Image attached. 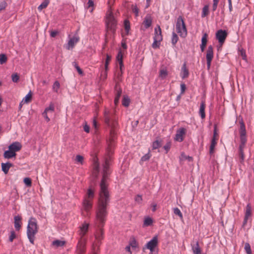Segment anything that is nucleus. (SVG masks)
<instances>
[{"instance_id":"40","label":"nucleus","mask_w":254,"mask_h":254,"mask_svg":"<svg viewBox=\"0 0 254 254\" xmlns=\"http://www.w3.org/2000/svg\"><path fill=\"white\" fill-rule=\"evenodd\" d=\"M7 58L5 54H0V64H2L5 63L7 61Z\"/></svg>"},{"instance_id":"56","label":"nucleus","mask_w":254,"mask_h":254,"mask_svg":"<svg viewBox=\"0 0 254 254\" xmlns=\"http://www.w3.org/2000/svg\"><path fill=\"white\" fill-rule=\"evenodd\" d=\"M160 42H157V41L154 40V42L152 45V47L153 49L158 48L160 47Z\"/></svg>"},{"instance_id":"48","label":"nucleus","mask_w":254,"mask_h":254,"mask_svg":"<svg viewBox=\"0 0 254 254\" xmlns=\"http://www.w3.org/2000/svg\"><path fill=\"white\" fill-rule=\"evenodd\" d=\"M173 210H174V213L175 215H178L181 218H183V214H182V212H181L180 210L178 208H177V207L174 208L173 209Z\"/></svg>"},{"instance_id":"18","label":"nucleus","mask_w":254,"mask_h":254,"mask_svg":"<svg viewBox=\"0 0 254 254\" xmlns=\"http://www.w3.org/2000/svg\"><path fill=\"white\" fill-rule=\"evenodd\" d=\"M205 104L204 101H202L200 104L199 113L201 116V119H204L205 117Z\"/></svg>"},{"instance_id":"14","label":"nucleus","mask_w":254,"mask_h":254,"mask_svg":"<svg viewBox=\"0 0 254 254\" xmlns=\"http://www.w3.org/2000/svg\"><path fill=\"white\" fill-rule=\"evenodd\" d=\"M207 37L208 34L206 33H205L203 34L202 37L201 38V44L200 46L201 51L202 52L204 51V49L206 47L207 43Z\"/></svg>"},{"instance_id":"33","label":"nucleus","mask_w":254,"mask_h":254,"mask_svg":"<svg viewBox=\"0 0 254 254\" xmlns=\"http://www.w3.org/2000/svg\"><path fill=\"white\" fill-rule=\"evenodd\" d=\"M209 13V6L208 5H205L202 8V11L201 14L202 17H205Z\"/></svg>"},{"instance_id":"12","label":"nucleus","mask_w":254,"mask_h":254,"mask_svg":"<svg viewBox=\"0 0 254 254\" xmlns=\"http://www.w3.org/2000/svg\"><path fill=\"white\" fill-rule=\"evenodd\" d=\"M186 133V129L185 128H181L177 131L176 137L175 138L176 140L180 142L184 140L183 135Z\"/></svg>"},{"instance_id":"17","label":"nucleus","mask_w":254,"mask_h":254,"mask_svg":"<svg viewBox=\"0 0 254 254\" xmlns=\"http://www.w3.org/2000/svg\"><path fill=\"white\" fill-rule=\"evenodd\" d=\"M14 227L17 231H19L21 228V216L17 215L14 218Z\"/></svg>"},{"instance_id":"38","label":"nucleus","mask_w":254,"mask_h":254,"mask_svg":"<svg viewBox=\"0 0 254 254\" xmlns=\"http://www.w3.org/2000/svg\"><path fill=\"white\" fill-rule=\"evenodd\" d=\"M161 146V141L158 140L154 141L152 143L153 149H156L159 148Z\"/></svg>"},{"instance_id":"50","label":"nucleus","mask_w":254,"mask_h":254,"mask_svg":"<svg viewBox=\"0 0 254 254\" xmlns=\"http://www.w3.org/2000/svg\"><path fill=\"white\" fill-rule=\"evenodd\" d=\"M244 148H239L240 157L241 160V161H243L244 159Z\"/></svg>"},{"instance_id":"60","label":"nucleus","mask_w":254,"mask_h":254,"mask_svg":"<svg viewBox=\"0 0 254 254\" xmlns=\"http://www.w3.org/2000/svg\"><path fill=\"white\" fill-rule=\"evenodd\" d=\"M83 159H84V158H83V157L82 156H81L80 155H77L76 156V160L78 162H79L80 163H82V162L83 161Z\"/></svg>"},{"instance_id":"53","label":"nucleus","mask_w":254,"mask_h":254,"mask_svg":"<svg viewBox=\"0 0 254 254\" xmlns=\"http://www.w3.org/2000/svg\"><path fill=\"white\" fill-rule=\"evenodd\" d=\"M132 12L135 13L136 16L138 15L139 9L137 8L136 5H132Z\"/></svg>"},{"instance_id":"22","label":"nucleus","mask_w":254,"mask_h":254,"mask_svg":"<svg viewBox=\"0 0 254 254\" xmlns=\"http://www.w3.org/2000/svg\"><path fill=\"white\" fill-rule=\"evenodd\" d=\"M111 60V56L107 55H106V59L105 63V77L107 76V71L108 70V65L109 64V63L110 61Z\"/></svg>"},{"instance_id":"10","label":"nucleus","mask_w":254,"mask_h":254,"mask_svg":"<svg viewBox=\"0 0 254 254\" xmlns=\"http://www.w3.org/2000/svg\"><path fill=\"white\" fill-rule=\"evenodd\" d=\"M154 40L160 42L162 41L163 38L162 35L161 29L159 25H157L154 29Z\"/></svg>"},{"instance_id":"1","label":"nucleus","mask_w":254,"mask_h":254,"mask_svg":"<svg viewBox=\"0 0 254 254\" xmlns=\"http://www.w3.org/2000/svg\"><path fill=\"white\" fill-rule=\"evenodd\" d=\"M107 152L108 155L105 158L104 163L103 165L102 178L100 184V191L96 216V224L99 228L98 231L95 234L96 245L98 248L99 247L101 241L103 239L104 233L102 227L104 226L106 221V217L108 213L107 207L110 202V194L108 190L107 181L111 173L110 168L112 161L111 154L113 153L111 145H109Z\"/></svg>"},{"instance_id":"57","label":"nucleus","mask_w":254,"mask_h":254,"mask_svg":"<svg viewBox=\"0 0 254 254\" xmlns=\"http://www.w3.org/2000/svg\"><path fill=\"white\" fill-rule=\"evenodd\" d=\"M116 59L118 62H120L121 60H123V54L121 50L119 51Z\"/></svg>"},{"instance_id":"4","label":"nucleus","mask_w":254,"mask_h":254,"mask_svg":"<svg viewBox=\"0 0 254 254\" xmlns=\"http://www.w3.org/2000/svg\"><path fill=\"white\" fill-rule=\"evenodd\" d=\"M176 30L180 37L185 38L187 36V29L184 20L182 16H179L176 22Z\"/></svg>"},{"instance_id":"34","label":"nucleus","mask_w":254,"mask_h":254,"mask_svg":"<svg viewBox=\"0 0 254 254\" xmlns=\"http://www.w3.org/2000/svg\"><path fill=\"white\" fill-rule=\"evenodd\" d=\"M153 223V220L151 218L148 217H146L143 222V226H149L152 224Z\"/></svg>"},{"instance_id":"43","label":"nucleus","mask_w":254,"mask_h":254,"mask_svg":"<svg viewBox=\"0 0 254 254\" xmlns=\"http://www.w3.org/2000/svg\"><path fill=\"white\" fill-rule=\"evenodd\" d=\"M151 154H150L149 151L146 154H145L144 156H143L140 160V162H144L148 161L150 158L151 157Z\"/></svg>"},{"instance_id":"54","label":"nucleus","mask_w":254,"mask_h":254,"mask_svg":"<svg viewBox=\"0 0 254 254\" xmlns=\"http://www.w3.org/2000/svg\"><path fill=\"white\" fill-rule=\"evenodd\" d=\"M134 200L135 202H137L139 204H140L142 201V196L141 195L137 194L135 196Z\"/></svg>"},{"instance_id":"25","label":"nucleus","mask_w":254,"mask_h":254,"mask_svg":"<svg viewBox=\"0 0 254 254\" xmlns=\"http://www.w3.org/2000/svg\"><path fill=\"white\" fill-rule=\"evenodd\" d=\"M65 244L64 241L56 240L52 242V245L56 247H61L64 246Z\"/></svg>"},{"instance_id":"46","label":"nucleus","mask_w":254,"mask_h":254,"mask_svg":"<svg viewBox=\"0 0 254 254\" xmlns=\"http://www.w3.org/2000/svg\"><path fill=\"white\" fill-rule=\"evenodd\" d=\"M60 87V84L58 81H56L53 86V89L54 91L57 92Z\"/></svg>"},{"instance_id":"55","label":"nucleus","mask_w":254,"mask_h":254,"mask_svg":"<svg viewBox=\"0 0 254 254\" xmlns=\"http://www.w3.org/2000/svg\"><path fill=\"white\" fill-rule=\"evenodd\" d=\"M88 224L85 223L83 224L81 228V229L82 231L84 232V234L87 231L88 229Z\"/></svg>"},{"instance_id":"11","label":"nucleus","mask_w":254,"mask_h":254,"mask_svg":"<svg viewBox=\"0 0 254 254\" xmlns=\"http://www.w3.org/2000/svg\"><path fill=\"white\" fill-rule=\"evenodd\" d=\"M22 148L21 144L18 141H15L12 143L8 146V149H11L13 152L16 153V152L19 151Z\"/></svg>"},{"instance_id":"49","label":"nucleus","mask_w":254,"mask_h":254,"mask_svg":"<svg viewBox=\"0 0 254 254\" xmlns=\"http://www.w3.org/2000/svg\"><path fill=\"white\" fill-rule=\"evenodd\" d=\"M87 194L89 198H93L94 196V190L91 189H89L87 190Z\"/></svg>"},{"instance_id":"16","label":"nucleus","mask_w":254,"mask_h":254,"mask_svg":"<svg viewBox=\"0 0 254 254\" xmlns=\"http://www.w3.org/2000/svg\"><path fill=\"white\" fill-rule=\"evenodd\" d=\"M1 165L2 171L5 174H7L9 168L13 166V164L9 162L5 163H2Z\"/></svg>"},{"instance_id":"51","label":"nucleus","mask_w":254,"mask_h":254,"mask_svg":"<svg viewBox=\"0 0 254 254\" xmlns=\"http://www.w3.org/2000/svg\"><path fill=\"white\" fill-rule=\"evenodd\" d=\"M16 238V234L15 232L12 230L10 232V235L9 237V241L12 242L13 240Z\"/></svg>"},{"instance_id":"6","label":"nucleus","mask_w":254,"mask_h":254,"mask_svg":"<svg viewBox=\"0 0 254 254\" xmlns=\"http://www.w3.org/2000/svg\"><path fill=\"white\" fill-rule=\"evenodd\" d=\"M213 48L212 45H209L206 51V63L207 68L209 70L211 66V61L213 58Z\"/></svg>"},{"instance_id":"64","label":"nucleus","mask_w":254,"mask_h":254,"mask_svg":"<svg viewBox=\"0 0 254 254\" xmlns=\"http://www.w3.org/2000/svg\"><path fill=\"white\" fill-rule=\"evenodd\" d=\"M87 4L88 8L90 7H93L94 5V1L92 0H88Z\"/></svg>"},{"instance_id":"8","label":"nucleus","mask_w":254,"mask_h":254,"mask_svg":"<svg viewBox=\"0 0 254 254\" xmlns=\"http://www.w3.org/2000/svg\"><path fill=\"white\" fill-rule=\"evenodd\" d=\"M115 98L114 100V104L115 105H117L119 102L120 98L122 94V89L121 88L119 82L116 83L114 87Z\"/></svg>"},{"instance_id":"21","label":"nucleus","mask_w":254,"mask_h":254,"mask_svg":"<svg viewBox=\"0 0 254 254\" xmlns=\"http://www.w3.org/2000/svg\"><path fill=\"white\" fill-rule=\"evenodd\" d=\"M77 249L80 254L84 253L85 251L84 243L81 241H79L77 245Z\"/></svg>"},{"instance_id":"36","label":"nucleus","mask_w":254,"mask_h":254,"mask_svg":"<svg viewBox=\"0 0 254 254\" xmlns=\"http://www.w3.org/2000/svg\"><path fill=\"white\" fill-rule=\"evenodd\" d=\"M124 28L127 34L130 30V23L128 20H125L124 21Z\"/></svg>"},{"instance_id":"59","label":"nucleus","mask_w":254,"mask_h":254,"mask_svg":"<svg viewBox=\"0 0 254 254\" xmlns=\"http://www.w3.org/2000/svg\"><path fill=\"white\" fill-rule=\"evenodd\" d=\"M7 3L5 1H2L0 3V11L5 8Z\"/></svg>"},{"instance_id":"15","label":"nucleus","mask_w":254,"mask_h":254,"mask_svg":"<svg viewBox=\"0 0 254 254\" xmlns=\"http://www.w3.org/2000/svg\"><path fill=\"white\" fill-rule=\"evenodd\" d=\"M16 153L13 152L11 149H8V150L5 151L3 153V157L5 159H9L13 157H15Z\"/></svg>"},{"instance_id":"58","label":"nucleus","mask_w":254,"mask_h":254,"mask_svg":"<svg viewBox=\"0 0 254 254\" xmlns=\"http://www.w3.org/2000/svg\"><path fill=\"white\" fill-rule=\"evenodd\" d=\"M241 55L242 57L243 60L246 61L247 60V56L246 54L245 51L243 49H242L240 51Z\"/></svg>"},{"instance_id":"23","label":"nucleus","mask_w":254,"mask_h":254,"mask_svg":"<svg viewBox=\"0 0 254 254\" xmlns=\"http://www.w3.org/2000/svg\"><path fill=\"white\" fill-rule=\"evenodd\" d=\"M83 204L84 208L85 210L86 211H88V210H89L92 207V203H91V201L86 198H85L84 200Z\"/></svg>"},{"instance_id":"44","label":"nucleus","mask_w":254,"mask_h":254,"mask_svg":"<svg viewBox=\"0 0 254 254\" xmlns=\"http://www.w3.org/2000/svg\"><path fill=\"white\" fill-rule=\"evenodd\" d=\"M245 250L247 254H252L251 246L248 243H246L245 244Z\"/></svg>"},{"instance_id":"32","label":"nucleus","mask_w":254,"mask_h":254,"mask_svg":"<svg viewBox=\"0 0 254 254\" xmlns=\"http://www.w3.org/2000/svg\"><path fill=\"white\" fill-rule=\"evenodd\" d=\"M179 40V37L176 33L173 32L171 39V43L173 46H175Z\"/></svg>"},{"instance_id":"20","label":"nucleus","mask_w":254,"mask_h":254,"mask_svg":"<svg viewBox=\"0 0 254 254\" xmlns=\"http://www.w3.org/2000/svg\"><path fill=\"white\" fill-rule=\"evenodd\" d=\"M216 140L217 138H212L211 139L209 148V153L210 155H212L214 153V148L217 143Z\"/></svg>"},{"instance_id":"5","label":"nucleus","mask_w":254,"mask_h":254,"mask_svg":"<svg viewBox=\"0 0 254 254\" xmlns=\"http://www.w3.org/2000/svg\"><path fill=\"white\" fill-rule=\"evenodd\" d=\"M228 33L225 30H218L215 34L216 39L218 41L219 44L222 46L225 41Z\"/></svg>"},{"instance_id":"45","label":"nucleus","mask_w":254,"mask_h":254,"mask_svg":"<svg viewBox=\"0 0 254 254\" xmlns=\"http://www.w3.org/2000/svg\"><path fill=\"white\" fill-rule=\"evenodd\" d=\"M23 182L25 185L28 187H31L32 185V181L30 178H25Z\"/></svg>"},{"instance_id":"26","label":"nucleus","mask_w":254,"mask_h":254,"mask_svg":"<svg viewBox=\"0 0 254 254\" xmlns=\"http://www.w3.org/2000/svg\"><path fill=\"white\" fill-rule=\"evenodd\" d=\"M240 134H242L243 135H246L245 125L244 122L242 120L240 122Z\"/></svg>"},{"instance_id":"61","label":"nucleus","mask_w":254,"mask_h":254,"mask_svg":"<svg viewBox=\"0 0 254 254\" xmlns=\"http://www.w3.org/2000/svg\"><path fill=\"white\" fill-rule=\"evenodd\" d=\"M186 89V86L185 83H182L181 84V94H183Z\"/></svg>"},{"instance_id":"9","label":"nucleus","mask_w":254,"mask_h":254,"mask_svg":"<svg viewBox=\"0 0 254 254\" xmlns=\"http://www.w3.org/2000/svg\"><path fill=\"white\" fill-rule=\"evenodd\" d=\"M158 245V237L157 236H154L152 240L148 242L146 245L147 249H149L151 252H153L154 248Z\"/></svg>"},{"instance_id":"52","label":"nucleus","mask_w":254,"mask_h":254,"mask_svg":"<svg viewBox=\"0 0 254 254\" xmlns=\"http://www.w3.org/2000/svg\"><path fill=\"white\" fill-rule=\"evenodd\" d=\"M129 245L132 248H136L137 246V242L135 240L134 238H133L130 242Z\"/></svg>"},{"instance_id":"3","label":"nucleus","mask_w":254,"mask_h":254,"mask_svg":"<svg viewBox=\"0 0 254 254\" xmlns=\"http://www.w3.org/2000/svg\"><path fill=\"white\" fill-rule=\"evenodd\" d=\"M38 232V225L36 220L34 218H31L27 227V235L30 242L34 244L35 235Z\"/></svg>"},{"instance_id":"13","label":"nucleus","mask_w":254,"mask_h":254,"mask_svg":"<svg viewBox=\"0 0 254 254\" xmlns=\"http://www.w3.org/2000/svg\"><path fill=\"white\" fill-rule=\"evenodd\" d=\"M79 38L78 37L74 36L71 38L68 42L66 46V48L67 50L72 49L74 45L78 42Z\"/></svg>"},{"instance_id":"30","label":"nucleus","mask_w":254,"mask_h":254,"mask_svg":"<svg viewBox=\"0 0 254 254\" xmlns=\"http://www.w3.org/2000/svg\"><path fill=\"white\" fill-rule=\"evenodd\" d=\"M130 103V99L127 96L124 95L122 100V104L125 107H128Z\"/></svg>"},{"instance_id":"37","label":"nucleus","mask_w":254,"mask_h":254,"mask_svg":"<svg viewBox=\"0 0 254 254\" xmlns=\"http://www.w3.org/2000/svg\"><path fill=\"white\" fill-rule=\"evenodd\" d=\"M168 75V72L166 69H162L160 70L159 75L162 79H164Z\"/></svg>"},{"instance_id":"2","label":"nucleus","mask_w":254,"mask_h":254,"mask_svg":"<svg viewBox=\"0 0 254 254\" xmlns=\"http://www.w3.org/2000/svg\"><path fill=\"white\" fill-rule=\"evenodd\" d=\"M104 120L105 124L111 128L110 139L111 143L114 141V137L116 134L115 128L118 126V123L116 120L114 113L106 110L104 112Z\"/></svg>"},{"instance_id":"27","label":"nucleus","mask_w":254,"mask_h":254,"mask_svg":"<svg viewBox=\"0 0 254 254\" xmlns=\"http://www.w3.org/2000/svg\"><path fill=\"white\" fill-rule=\"evenodd\" d=\"M240 141L241 143L239 148H244L247 142L246 135H240Z\"/></svg>"},{"instance_id":"39","label":"nucleus","mask_w":254,"mask_h":254,"mask_svg":"<svg viewBox=\"0 0 254 254\" xmlns=\"http://www.w3.org/2000/svg\"><path fill=\"white\" fill-rule=\"evenodd\" d=\"M54 110H55V106H54V104L51 103L50 104L49 107L46 108L45 109V111L49 113H53L54 111Z\"/></svg>"},{"instance_id":"62","label":"nucleus","mask_w":254,"mask_h":254,"mask_svg":"<svg viewBox=\"0 0 254 254\" xmlns=\"http://www.w3.org/2000/svg\"><path fill=\"white\" fill-rule=\"evenodd\" d=\"M48 112L44 111V112L42 114L43 116L45 118L47 122H49L50 120V118L48 116Z\"/></svg>"},{"instance_id":"31","label":"nucleus","mask_w":254,"mask_h":254,"mask_svg":"<svg viewBox=\"0 0 254 254\" xmlns=\"http://www.w3.org/2000/svg\"><path fill=\"white\" fill-rule=\"evenodd\" d=\"M144 23L146 28H149L152 24V19L150 16L146 17L144 20Z\"/></svg>"},{"instance_id":"29","label":"nucleus","mask_w":254,"mask_h":254,"mask_svg":"<svg viewBox=\"0 0 254 254\" xmlns=\"http://www.w3.org/2000/svg\"><path fill=\"white\" fill-rule=\"evenodd\" d=\"M192 249L194 254H201V250L198 242H196L195 245L192 247Z\"/></svg>"},{"instance_id":"42","label":"nucleus","mask_w":254,"mask_h":254,"mask_svg":"<svg viewBox=\"0 0 254 254\" xmlns=\"http://www.w3.org/2000/svg\"><path fill=\"white\" fill-rule=\"evenodd\" d=\"M11 78L13 82L16 83L19 80V76L17 73H14L11 75Z\"/></svg>"},{"instance_id":"41","label":"nucleus","mask_w":254,"mask_h":254,"mask_svg":"<svg viewBox=\"0 0 254 254\" xmlns=\"http://www.w3.org/2000/svg\"><path fill=\"white\" fill-rule=\"evenodd\" d=\"M32 98V94L31 91L26 95L25 98L22 100V102H24V103H28L30 101Z\"/></svg>"},{"instance_id":"47","label":"nucleus","mask_w":254,"mask_h":254,"mask_svg":"<svg viewBox=\"0 0 254 254\" xmlns=\"http://www.w3.org/2000/svg\"><path fill=\"white\" fill-rule=\"evenodd\" d=\"M72 65L75 67V68L77 69L78 73L80 75L83 74V71L80 68V67L75 62H73L72 63Z\"/></svg>"},{"instance_id":"19","label":"nucleus","mask_w":254,"mask_h":254,"mask_svg":"<svg viewBox=\"0 0 254 254\" xmlns=\"http://www.w3.org/2000/svg\"><path fill=\"white\" fill-rule=\"evenodd\" d=\"M252 215V208L251 204L250 203H248L246 207V210H245V217L246 218H248L251 216Z\"/></svg>"},{"instance_id":"35","label":"nucleus","mask_w":254,"mask_h":254,"mask_svg":"<svg viewBox=\"0 0 254 254\" xmlns=\"http://www.w3.org/2000/svg\"><path fill=\"white\" fill-rule=\"evenodd\" d=\"M49 3V0H44V1L38 7V9L40 11L45 8Z\"/></svg>"},{"instance_id":"28","label":"nucleus","mask_w":254,"mask_h":254,"mask_svg":"<svg viewBox=\"0 0 254 254\" xmlns=\"http://www.w3.org/2000/svg\"><path fill=\"white\" fill-rule=\"evenodd\" d=\"M182 71L183 72V78H186L189 76V70L186 67V64L185 63L184 64L182 67Z\"/></svg>"},{"instance_id":"63","label":"nucleus","mask_w":254,"mask_h":254,"mask_svg":"<svg viewBox=\"0 0 254 254\" xmlns=\"http://www.w3.org/2000/svg\"><path fill=\"white\" fill-rule=\"evenodd\" d=\"M171 147V143L170 142L167 143L164 146L163 148L166 150V153L168 152Z\"/></svg>"},{"instance_id":"24","label":"nucleus","mask_w":254,"mask_h":254,"mask_svg":"<svg viewBox=\"0 0 254 254\" xmlns=\"http://www.w3.org/2000/svg\"><path fill=\"white\" fill-rule=\"evenodd\" d=\"M99 172V165L97 162H95L94 163V166L93 168V174L94 176L95 179H96L98 177Z\"/></svg>"},{"instance_id":"7","label":"nucleus","mask_w":254,"mask_h":254,"mask_svg":"<svg viewBox=\"0 0 254 254\" xmlns=\"http://www.w3.org/2000/svg\"><path fill=\"white\" fill-rule=\"evenodd\" d=\"M116 25V21L112 12L107 16L106 26L108 29L114 30Z\"/></svg>"}]
</instances>
